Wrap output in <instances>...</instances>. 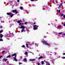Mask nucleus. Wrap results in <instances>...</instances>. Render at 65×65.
Here are the masks:
<instances>
[{"instance_id": "1", "label": "nucleus", "mask_w": 65, "mask_h": 65, "mask_svg": "<svg viewBox=\"0 0 65 65\" xmlns=\"http://www.w3.org/2000/svg\"><path fill=\"white\" fill-rule=\"evenodd\" d=\"M11 57H13V56H15V58H13L14 60L16 61V62H17L18 60L17 59V54L14 53L11 55Z\"/></svg>"}, {"instance_id": "2", "label": "nucleus", "mask_w": 65, "mask_h": 65, "mask_svg": "<svg viewBox=\"0 0 65 65\" xmlns=\"http://www.w3.org/2000/svg\"><path fill=\"white\" fill-rule=\"evenodd\" d=\"M42 42L44 44H45L46 45H48V46H50V44L47 43H46L45 41H42Z\"/></svg>"}, {"instance_id": "3", "label": "nucleus", "mask_w": 65, "mask_h": 65, "mask_svg": "<svg viewBox=\"0 0 65 65\" xmlns=\"http://www.w3.org/2000/svg\"><path fill=\"white\" fill-rule=\"evenodd\" d=\"M22 20H18L17 21V23H19V26H21V24H22V25H24V23H20V22H22Z\"/></svg>"}, {"instance_id": "4", "label": "nucleus", "mask_w": 65, "mask_h": 65, "mask_svg": "<svg viewBox=\"0 0 65 65\" xmlns=\"http://www.w3.org/2000/svg\"><path fill=\"white\" fill-rule=\"evenodd\" d=\"M12 11L13 13L15 12V13H16V14H17V13H18V11H17V10H12Z\"/></svg>"}, {"instance_id": "5", "label": "nucleus", "mask_w": 65, "mask_h": 65, "mask_svg": "<svg viewBox=\"0 0 65 65\" xmlns=\"http://www.w3.org/2000/svg\"><path fill=\"white\" fill-rule=\"evenodd\" d=\"M25 28H26V27L23 26H22L20 27V29H22L23 28L22 30H24V29H25Z\"/></svg>"}, {"instance_id": "6", "label": "nucleus", "mask_w": 65, "mask_h": 65, "mask_svg": "<svg viewBox=\"0 0 65 65\" xmlns=\"http://www.w3.org/2000/svg\"><path fill=\"white\" fill-rule=\"evenodd\" d=\"M35 59H29V61H35Z\"/></svg>"}, {"instance_id": "7", "label": "nucleus", "mask_w": 65, "mask_h": 65, "mask_svg": "<svg viewBox=\"0 0 65 65\" xmlns=\"http://www.w3.org/2000/svg\"><path fill=\"white\" fill-rule=\"evenodd\" d=\"M46 65H51L50 63L48 61H46Z\"/></svg>"}, {"instance_id": "8", "label": "nucleus", "mask_w": 65, "mask_h": 65, "mask_svg": "<svg viewBox=\"0 0 65 65\" xmlns=\"http://www.w3.org/2000/svg\"><path fill=\"white\" fill-rule=\"evenodd\" d=\"M7 15H11V13H7Z\"/></svg>"}, {"instance_id": "9", "label": "nucleus", "mask_w": 65, "mask_h": 65, "mask_svg": "<svg viewBox=\"0 0 65 65\" xmlns=\"http://www.w3.org/2000/svg\"><path fill=\"white\" fill-rule=\"evenodd\" d=\"M42 56H41L39 58V59H42V58H44Z\"/></svg>"}, {"instance_id": "10", "label": "nucleus", "mask_w": 65, "mask_h": 65, "mask_svg": "<svg viewBox=\"0 0 65 65\" xmlns=\"http://www.w3.org/2000/svg\"><path fill=\"white\" fill-rule=\"evenodd\" d=\"M7 60H8V59H3V61H5V62H6V61H7Z\"/></svg>"}, {"instance_id": "11", "label": "nucleus", "mask_w": 65, "mask_h": 65, "mask_svg": "<svg viewBox=\"0 0 65 65\" xmlns=\"http://www.w3.org/2000/svg\"><path fill=\"white\" fill-rule=\"evenodd\" d=\"M0 36V37H1V38H2V37L3 36V35H2V34H1Z\"/></svg>"}, {"instance_id": "12", "label": "nucleus", "mask_w": 65, "mask_h": 65, "mask_svg": "<svg viewBox=\"0 0 65 65\" xmlns=\"http://www.w3.org/2000/svg\"><path fill=\"white\" fill-rule=\"evenodd\" d=\"M14 15L13 14H11V15L10 16V17H11V18H12V17H13V16H14Z\"/></svg>"}, {"instance_id": "13", "label": "nucleus", "mask_w": 65, "mask_h": 65, "mask_svg": "<svg viewBox=\"0 0 65 65\" xmlns=\"http://www.w3.org/2000/svg\"><path fill=\"white\" fill-rule=\"evenodd\" d=\"M23 60L24 61H25V62H27V59L26 58H24L23 59Z\"/></svg>"}, {"instance_id": "14", "label": "nucleus", "mask_w": 65, "mask_h": 65, "mask_svg": "<svg viewBox=\"0 0 65 65\" xmlns=\"http://www.w3.org/2000/svg\"><path fill=\"white\" fill-rule=\"evenodd\" d=\"M34 29L35 30H36L37 29V27H34Z\"/></svg>"}, {"instance_id": "15", "label": "nucleus", "mask_w": 65, "mask_h": 65, "mask_svg": "<svg viewBox=\"0 0 65 65\" xmlns=\"http://www.w3.org/2000/svg\"><path fill=\"white\" fill-rule=\"evenodd\" d=\"M20 9H21V10H23V7L21 6L20 7Z\"/></svg>"}, {"instance_id": "16", "label": "nucleus", "mask_w": 65, "mask_h": 65, "mask_svg": "<svg viewBox=\"0 0 65 65\" xmlns=\"http://www.w3.org/2000/svg\"><path fill=\"white\" fill-rule=\"evenodd\" d=\"M41 63L42 65H43L44 64V62L43 61H41Z\"/></svg>"}, {"instance_id": "17", "label": "nucleus", "mask_w": 65, "mask_h": 65, "mask_svg": "<svg viewBox=\"0 0 65 65\" xmlns=\"http://www.w3.org/2000/svg\"><path fill=\"white\" fill-rule=\"evenodd\" d=\"M26 45L27 47H29V46H28V44H26Z\"/></svg>"}, {"instance_id": "18", "label": "nucleus", "mask_w": 65, "mask_h": 65, "mask_svg": "<svg viewBox=\"0 0 65 65\" xmlns=\"http://www.w3.org/2000/svg\"><path fill=\"white\" fill-rule=\"evenodd\" d=\"M3 32V30H1L0 31V33H2V32Z\"/></svg>"}, {"instance_id": "19", "label": "nucleus", "mask_w": 65, "mask_h": 65, "mask_svg": "<svg viewBox=\"0 0 65 65\" xmlns=\"http://www.w3.org/2000/svg\"><path fill=\"white\" fill-rule=\"evenodd\" d=\"M64 15V14H60V17H61L62 16H63Z\"/></svg>"}, {"instance_id": "20", "label": "nucleus", "mask_w": 65, "mask_h": 65, "mask_svg": "<svg viewBox=\"0 0 65 65\" xmlns=\"http://www.w3.org/2000/svg\"><path fill=\"white\" fill-rule=\"evenodd\" d=\"M25 54L26 55H28V52H26L25 53Z\"/></svg>"}, {"instance_id": "21", "label": "nucleus", "mask_w": 65, "mask_h": 65, "mask_svg": "<svg viewBox=\"0 0 65 65\" xmlns=\"http://www.w3.org/2000/svg\"><path fill=\"white\" fill-rule=\"evenodd\" d=\"M3 39H0V41H3Z\"/></svg>"}, {"instance_id": "22", "label": "nucleus", "mask_w": 65, "mask_h": 65, "mask_svg": "<svg viewBox=\"0 0 65 65\" xmlns=\"http://www.w3.org/2000/svg\"><path fill=\"white\" fill-rule=\"evenodd\" d=\"M60 11H61V10H59V11L57 12L58 13H60Z\"/></svg>"}, {"instance_id": "23", "label": "nucleus", "mask_w": 65, "mask_h": 65, "mask_svg": "<svg viewBox=\"0 0 65 65\" xmlns=\"http://www.w3.org/2000/svg\"><path fill=\"white\" fill-rule=\"evenodd\" d=\"M27 22H25L24 24H25V25H27Z\"/></svg>"}, {"instance_id": "24", "label": "nucleus", "mask_w": 65, "mask_h": 65, "mask_svg": "<svg viewBox=\"0 0 65 65\" xmlns=\"http://www.w3.org/2000/svg\"><path fill=\"white\" fill-rule=\"evenodd\" d=\"M24 31V30H23V29H22L21 30V32H23Z\"/></svg>"}, {"instance_id": "25", "label": "nucleus", "mask_w": 65, "mask_h": 65, "mask_svg": "<svg viewBox=\"0 0 65 65\" xmlns=\"http://www.w3.org/2000/svg\"><path fill=\"white\" fill-rule=\"evenodd\" d=\"M22 47H25V46L24 45H23L22 46Z\"/></svg>"}, {"instance_id": "26", "label": "nucleus", "mask_w": 65, "mask_h": 65, "mask_svg": "<svg viewBox=\"0 0 65 65\" xmlns=\"http://www.w3.org/2000/svg\"><path fill=\"white\" fill-rule=\"evenodd\" d=\"M2 57H3V56H0V59H1V58H2Z\"/></svg>"}, {"instance_id": "27", "label": "nucleus", "mask_w": 65, "mask_h": 65, "mask_svg": "<svg viewBox=\"0 0 65 65\" xmlns=\"http://www.w3.org/2000/svg\"><path fill=\"white\" fill-rule=\"evenodd\" d=\"M59 34H62V32L59 33Z\"/></svg>"}, {"instance_id": "28", "label": "nucleus", "mask_w": 65, "mask_h": 65, "mask_svg": "<svg viewBox=\"0 0 65 65\" xmlns=\"http://www.w3.org/2000/svg\"><path fill=\"white\" fill-rule=\"evenodd\" d=\"M34 27H36V26H37V25H34Z\"/></svg>"}, {"instance_id": "29", "label": "nucleus", "mask_w": 65, "mask_h": 65, "mask_svg": "<svg viewBox=\"0 0 65 65\" xmlns=\"http://www.w3.org/2000/svg\"><path fill=\"white\" fill-rule=\"evenodd\" d=\"M11 55H9V58H10L11 57Z\"/></svg>"}, {"instance_id": "30", "label": "nucleus", "mask_w": 65, "mask_h": 65, "mask_svg": "<svg viewBox=\"0 0 65 65\" xmlns=\"http://www.w3.org/2000/svg\"><path fill=\"white\" fill-rule=\"evenodd\" d=\"M61 6H62V3H61L60 4V5Z\"/></svg>"}, {"instance_id": "31", "label": "nucleus", "mask_w": 65, "mask_h": 65, "mask_svg": "<svg viewBox=\"0 0 65 65\" xmlns=\"http://www.w3.org/2000/svg\"><path fill=\"white\" fill-rule=\"evenodd\" d=\"M60 7H61V5H60L58 7V8H60Z\"/></svg>"}, {"instance_id": "32", "label": "nucleus", "mask_w": 65, "mask_h": 65, "mask_svg": "<svg viewBox=\"0 0 65 65\" xmlns=\"http://www.w3.org/2000/svg\"><path fill=\"white\" fill-rule=\"evenodd\" d=\"M17 2H20V0H17Z\"/></svg>"}, {"instance_id": "33", "label": "nucleus", "mask_w": 65, "mask_h": 65, "mask_svg": "<svg viewBox=\"0 0 65 65\" xmlns=\"http://www.w3.org/2000/svg\"><path fill=\"white\" fill-rule=\"evenodd\" d=\"M62 59H65V57H63Z\"/></svg>"}, {"instance_id": "34", "label": "nucleus", "mask_w": 65, "mask_h": 65, "mask_svg": "<svg viewBox=\"0 0 65 65\" xmlns=\"http://www.w3.org/2000/svg\"><path fill=\"white\" fill-rule=\"evenodd\" d=\"M21 64H22V63H19V65H21Z\"/></svg>"}, {"instance_id": "35", "label": "nucleus", "mask_w": 65, "mask_h": 65, "mask_svg": "<svg viewBox=\"0 0 65 65\" xmlns=\"http://www.w3.org/2000/svg\"><path fill=\"white\" fill-rule=\"evenodd\" d=\"M34 1V0H31V1Z\"/></svg>"}, {"instance_id": "36", "label": "nucleus", "mask_w": 65, "mask_h": 65, "mask_svg": "<svg viewBox=\"0 0 65 65\" xmlns=\"http://www.w3.org/2000/svg\"><path fill=\"white\" fill-rule=\"evenodd\" d=\"M63 17L64 18H65V15H64L63 16Z\"/></svg>"}, {"instance_id": "37", "label": "nucleus", "mask_w": 65, "mask_h": 65, "mask_svg": "<svg viewBox=\"0 0 65 65\" xmlns=\"http://www.w3.org/2000/svg\"><path fill=\"white\" fill-rule=\"evenodd\" d=\"M36 24V23L35 22L34 23V25H35V24Z\"/></svg>"}, {"instance_id": "38", "label": "nucleus", "mask_w": 65, "mask_h": 65, "mask_svg": "<svg viewBox=\"0 0 65 65\" xmlns=\"http://www.w3.org/2000/svg\"><path fill=\"white\" fill-rule=\"evenodd\" d=\"M7 58H9V56H7Z\"/></svg>"}, {"instance_id": "39", "label": "nucleus", "mask_w": 65, "mask_h": 65, "mask_svg": "<svg viewBox=\"0 0 65 65\" xmlns=\"http://www.w3.org/2000/svg\"><path fill=\"white\" fill-rule=\"evenodd\" d=\"M0 27L1 28H2V26H0Z\"/></svg>"}, {"instance_id": "40", "label": "nucleus", "mask_w": 65, "mask_h": 65, "mask_svg": "<svg viewBox=\"0 0 65 65\" xmlns=\"http://www.w3.org/2000/svg\"><path fill=\"white\" fill-rule=\"evenodd\" d=\"M3 52L4 53H5V51H3Z\"/></svg>"}, {"instance_id": "41", "label": "nucleus", "mask_w": 65, "mask_h": 65, "mask_svg": "<svg viewBox=\"0 0 65 65\" xmlns=\"http://www.w3.org/2000/svg\"><path fill=\"white\" fill-rule=\"evenodd\" d=\"M63 54L64 55H65V53H63Z\"/></svg>"}, {"instance_id": "42", "label": "nucleus", "mask_w": 65, "mask_h": 65, "mask_svg": "<svg viewBox=\"0 0 65 65\" xmlns=\"http://www.w3.org/2000/svg\"><path fill=\"white\" fill-rule=\"evenodd\" d=\"M38 65H40V63H38Z\"/></svg>"}, {"instance_id": "43", "label": "nucleus", "mask_w": 65, "mask_h": 65, "mask_svg": "<svg viewBox=\"0 0 65 65\" xmlns=\"http://www.w3.org/2000/svg\"><path fill=\"white\" fill-rule=\"evenodd\" d=\"M63 35H65V33L63 34Z\"/></svg>"}, {"instance_id": "44", "label": "nucleus", "mask_w": 65, "mask_h": 65, "mask_svg": "<svg viewBox=\"0 0 65 65\" xmlns=\"http://www.w3.org/2000/svg\"><path fill=\"white\" fill-rule=\"evenodd\" d=\"M9 65H12V64H9Z\"/></svg>"}, {"instance_id": "45", "label": "nucleus", "mask_w": 65, "mask_h": 65, "mask_svg": "<svg viewBox=\"0 0 65 65\" xmlns=\"http://www.w3.org/2000/svg\"><path fill=\"white\" fill-rule=\"evenodd\" d=\"M64 26H65V24H64Z\"/></svg>"}, {"instance_id": "46", "label": "nucleus", "mask_w": 65, "mask_h": 65, "mask_svg": "<svg viewBox=\"0 0 65 65\" xmlns=\"http://www.w3.org/2000/svg\"><path fill=\"white\" fill-rule=\"evenodd\" d=\"M56 54H57V53H55V55H56Z\"/></svg>"}, {"instance_id": "47", "label": "nucleus", "mask_w": 65, "mask_h": 65, "mask_svg": "<svg viewBox=\"0 0 65 65\" xmlns=\"http://www.w3.org/2000/svg\"><path fill=\"white\" fill-rule=\"evenodd\" d=\"M1 18H2L1 17H0V19H1Z\"/></svg>"}, {"instance_id": "48", "label": "nucleus", "mask_w": 65, "mask_h": 65, "mask_svg": "<svg viewBox=\"0 0 65 65\" xmlns=\"http://www.w3.org/2000/svg\"><path fill=\"white\" fill-rule=\"evenodd\" d=\"M44 37L45 38H46V37Z\"/></svg>"}, {"instance_id": "49", "label": "nucleus", "mask_w": 65, "mask_h": 65, "mask_svg": "<svg viewBox=\"0 0 65 65\" xmlns=\"http://www.w3.org/2000/svg\"><path fill=\"white\" fill-rule=\"evenodd\" d=\"M36 27H37V28H38V26H37Z\"/></svg>"}, {"instance_id": "50", "label": "nucleus", "mask_w": 65, "mask_h": 65, "mask_svg": "<svg viewBox=\"0 0 65 65\" xmlns=\"http://www.w3.org/2000/svg\"><path fill=\"white\" fill-rule=\"evenodd\" d=\"M7 39H9V38H7Z\"/></svg>"}, {"instance_id": "51", "label": "nucleus", "mask_w": 65, "mask_h": 65, "mask_svg": "<svg viewBox=\"0 0 65 65\" xmlns=\"http://www.w3.org/2000/svg\"><path fill=\"white\" fill-rule=\"evenodd\" d=\"M48 25H50V24H48Z\"/></svg>"}, {"instance_id": "52", "label": "nucleus", "mask_w": 65, "mask_h": 65, "mask_svg": "<svg viewBox=\"0 0 65 65\" xmlns=\"http://www.w3.org/2000/svg\"><path fill=\"white\" fill-rule=\"evenodd\" d=\"M37 46H38V45H37Z\"/></svg>"}]
</instances>
